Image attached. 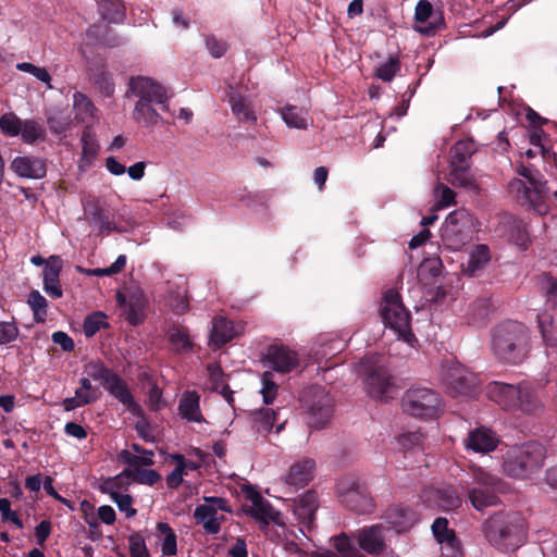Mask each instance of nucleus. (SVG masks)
Here are the masks:
<instances>
[{"instance_id": "nucleus-1", "label": "nucleus", "mask_w": 557, "mask_h": 557, "mask_svg": "<svg viewBox=\"0 0 557 557\" xmlns=\"http://www.w3.org/2000/svg\"><path fill=\"white\" fill-rule=\"evenodd\" d=\"M487 397L505 410L536 414L543 408L540 392L531 383L508 384L491 382L486 386Z\"/></svg>"}, {"instance_id": "nucleus-2", "label": "nucleus", "mask_w": 557, "mask_h": 557, "mask_svg": "<svg viewBox=\"0 0 557 557\" xmlns=\"http://www.w3.org/2000/svg\"><path fill=\"white\" fill-rule=\"evenodd\" d=\"M486 540L497 549L513 550L523 542L525 534L524 519L520 513H497L483 524Z\"/></svg>"}, {"instance_id": "nucleus-3", "label": "nucleus", "mask_w": 557, "mask_h": 557, "mask_svg": "<svg viewBox=\"0 0 557 557\" xmlns=\"http://www.w3.org/2000/svg\"><path fill=\"white\" fill-rule=\"evenodd\" d=\"M530 336L527 327L518 322L497 326L492 335V349L496 357L507 363L521 362L529 352Z\"/></svg>"}, {"instance_id": "nucleus-4", "label": "nucleus", "mask_w": 557, "mask_h": 557, "mask_svg": "<svg viewBox=\"0 0 557 557\" xmlns=\"http://www.w3.org/2000/svg\"><path fill=\"white\" fill-rule=\"evenodd\" d=\"M362 377L367 393L375 399L388 400L395 397L398 387L379 355L363 358L356 368Z\"/></svg>"}, {"instance_id": "nucleus-5", "label": "nucleus", "mask_w": 557, "mask_h": 557, "mask_svg": "<svg viewBox=\"0 0 557 557\" xmlns=\"http://www.w3.org/2000/svg\"><path fill=\"white\" fill-rule=\"evenodd\" d=\"M478 230L474 215L467 209H457L446 216L442 226L443 246L449 250L458 251L473 240Z\"/></svg>"}, {"instance_id": "nucleus-6", "label": "nucleus", "mask_w": 557, "mask_h": 557, "mask_svg": "<svg viewBox=\"0 0 557 557\" xmlns=\"http://www.w3.org/2000/svg\"><path fill=\"white\" fill-rule=\"evenodd\" d=\"M544 447L535 442L509 448L504 456L503 470L511 478L524 479L543 466Z\"/></svg>"}, {"instance_id": "nucleus-7", "label": "nucleus", "mask_w": 557, "mask_h": 557, "mask_svg": "<svg viewBox=\"0 0 557 557\" xmlns=\"http://www.w3.org/2000/svg\"><path fill=\"white\" fill-rule=\"evenodd\" d=\"M380 311L384 324L393 330L399 339L412 345L416 338L410 329L411 317L396 290L388 289L384 294Z\"/></svg>"}, {"instance_id": "nucleus-8", "label": "nucleus", "mask_w": 557, "mask_h": 557, "mask_svg": "<svg viewBox=\"0 0 557 557\" xmlns=\"http://www.w3.org/2000/svg\"><path fill=\"white\" fill-rule=\"evenodd\" d=\"M470 475L475 485L468 492L473 508L482 511L487 507L495 506L498 503L497 493L503 488L502 480L476 466L470 467Z\"/></svg>"}, {"instance_id": "nucleus-9", "label": "nucleus", "mask_w": 557, "mask_h": 557, "mask_svg": "<svg viewBox=\"0 0 557 557\" xmlns=\"http://www.w3.org/2000/svg\"><path fill=\"white\" fill-rule=\"evenodd\" d=\"M406 413L420 419H435L443 411L440 395L428 387L416 386L408 389L403 397Z\"/></svg>"}, {"instance_id": "nucleus-10", "label": "nucleus", "mask_w": 557, "mask_h": 557, "mask_svg": "<svg viewBox=\"0 0 557 557\" xmlns=\"http://www.w3.org/2000/svg\"><path fill=\"white\" fill-rule=\"evenodd\" d=\"M443 381L454 397H473L479 385L474 373L458 362H450L443 368Z\"/></svg>"}, {"instance_id": "nucleus-11", "label": "nucleus", "mask_w": 557, "mask_h": 557, "mask_svg": "<svg viewBox=\"0 0 557 557\" xmlns=\"http://www.w3.org/2000/svg\"><path fill=\"white\" fill-rule=\"evenodd\" d=\"M129 89L137 98L136 102H154L159 104L160 110H168L170 95L168 89L159 82L144 76L133 77L129 83Z\"/></svg>"}, {"instance_id": "nucleus-12", "label": "nucleus", "mask_w": 557, "mask_h": 557, "mask_svg": "<svg viewBox=\"0 0 557 557\" xmlns=\"http://www.w3.org/2000/svg\"><path fill=\"white\" fill-rule=\"evenodd\" d=\"M205 504L198 505L195 509L194 517L197 522L201 523L205 531L209 534H216L221 528V519L216 510L230 511L227 502L221 497H205Z\"/></svg>"}, {"instance_id": "nucleus-13", "label": "nucleus", "mask_w": 557, "mask_h": 557, "mask_svg": "<svg viewBox=\"0 0 557 557\" xmlns=\"http://www.w3.org/2000/svg\"><path fill=\"white\" fill-rule=\"evenodd\" d=\"M243 493L245 498L250 503V506L246 511L255 520L259 521L263 525H268L270 522H280L278 511H276L253 487L244 486Z\"/></svg>"}, {"instance_id": "nucleus-14", "label": "nucleus", "mask_w": 557, "mask_h": 557, "mask_svg": "<svg viewBox=\"0 0 557 557\" xmlns=\"http://www.w3.org/2000/svg\"><path fill=\"white\" fill-rule=\"evenodd\" d=\"M508 190L518 201L533 208L539 214L547 213L548 207L539 202L542 198L546 197V189L532 187L531 185L528 186L522 180L513 178L508 185Z\"/></svg>"}, {"instance_id": "nucleus-15", "label": "nucleus", "mask_w": 557, "mask_h": 557, "mask_svg": "<svg viewBox=\"0 0 557 557\" xmlns=\"http://www.w3.org/2000/svg\"><path fill=\"white\" fill-rule=\"evenodd\" d=\"M388 531L389 528L383 524H373L360 529L356 534L360 549L371 555L381 554L386 547V533Z\"/></svg>"}, {"instance_id": "nucleus-16", "label": "nucleus", "mask_w": 557, "mask_h": 557, "mask_svg": "<svg viewBox=\"0 0 557 557\" xmlns=\"http://www.w3.org/2000/svg\"><path fill=\"white\" fill-rule=\"evenodd\" d=\"M315 399L310 406L308 424L310 428L323 429L332 419L334 401L331 395L322 389L315 392Z\"/></svg>"}, {"instance_id": "nucleus-17", "label": "nucleus", "mask_w": 557, "mask_h": 557, "mask_svg": "<svg viewBox=\"0 0 557 557\" xmlns=\"http://www.w3.org/2000/svg\"><path fill=\"white\" fill-rule=\"evenodd\" d=\"M265 358L273 370L282 373L290 372L300 364L298 354L282 345L270 346Z\"/></svg>"}, {"instance_id": "nucleus-18", "label": "nucleus", "mask_w": 557, "mask_h": 557, "mask_svg": "<svg viewBox=\"0 0 557 557\" xmlns=\"http://www.w3.org/2000/svg\"><path fill=\"white\" fill-rule=\"evenodd\" d=\"M336 488L341 500L354 510H360V503L367 500L359 480L354 475H346L339 479Z\"/></svg>"}, {"instance_id": "nucleus-19", "label": "nucleus", "mask_w": 557, "mask_h": 557, "mask_svg": "<svg viewBox=\"0 0 557 557\" xmlns=\"http://www.w3.org/2000/svg\"><path fill=\"white\" fill-rule=\"evenodd\" d=\"M315 461L312 458H302L294 462L285 476V482L296 488L306 486L314 476Z\"/></svg>"}, {"instance_id": "nucleus-20", "label": "nucleus", "mask_w": 557, "mask_h": 557, "mask_svg": "<svg viewBox=\"0 0 557 557\" xmlns=\"http://www.w3.org/2000/svg\"><path fill=\"white\" fill-rule=\"evenodd\" d=\"M104 387L110 395L123 404L131 413L134 416L143 414L141 406L135 401L127 385L117 374H114Z\"/></svg>"}, {"instance_id": "nucleus-21", "label": "nucleus", "mask_w": 557, "mask_h": 557, "mask_svg": "<svg viewBox=\"0 0 557 557\" xmlns=\"http://www.w3.org/2000/svg\"><path fill=\"white\" fill-rule=\"evenodd\" d=\"M277 113L288 128L305 131L313 124V119L305 107L286 104L277 109Z\"/></svg>"}, {"instance_id": "nucleus-22", "label": "nucleus", "mask_w": 557, "mask_h": 557, "mask_svg": "<svg viewBox=\"0 0 557 557\" xmlns=\"http://www.w3.org/2000/svg\"><path fill=\"white\" fill-rule=\"evenodd\" d=\"M424 499L429 505H435L444 510H451L460 507L461 497L453 486H442L431 488L424 494Z\"/></svg>"}, {"instance_id": "nucleus-23", "label": "nucleus", "mask_w": 557, "mask_h": 557, "mask_svg": "<svg viewBox=\"0 0 557 557\" xmlns=\"http://www.w3.org/2000/svg\"><path fill=\"white\" fill-rule=\"evenodd\" d=\"M84 211L90 226L96 227L99 233L109 234L116 230L115 224L104 214L98 198L86 200Z\"/></svg>"}, {"instance_id": "nucleus-24", "label": "nucleus", "mask_w": 557, "mask_h": 557, "mask_svg": "<svg viewBox=\"0 0 557 557\" xmlns=\"http://www.w3.org/2000/svg\"><path fill=\"white\" fill-rule=\"evenodd\" d=\"M497 435L487 428L471 431L466 440L467 448L481 454L493 451L498 444Z\"/></svg>"}, {"instance_id": "nucleus-25", "label": "nucleus", "mask_w": 557, "mask_h": 557, "mask_svg": "<svg viewBox=\"0 0 557 557\" xmlns=\"http://www.w3.org/2000/svg\"><path fill=\"white\" fill-rule=\"evenodd\" d=\"M73 111L75 120L78 123L85 124L86 129L91 127L99 120L98 110L92 101L79 91L73 94Z\"/></svg>"}, {"instance_id": "nucleus-26", "label": "nucleus", "mask_w": 557, "mask_h": 557, "mask_svg": "<svg viewBox=\"0 0 557 557\" xmlns=\"http://www.w3.org/2000/svg\"><path fill=\"white\" fill-rule=\"evenodd\" d=\"M123 482V475L108 479L102 484V491L110 495L111 499L116 504L120 511L124 512L126 518L136 515V510L132 507L133 499L128 494H121L119 487Z\"/></svg>"}, {"instance_id": "nucleus-27", "label": "nucleus", "mask_w": 557, "mask_h": 557, "mask_svg": "<svg viewBox=\"0 0 557 557\" xmlns=\"http://www.w3.org/2000/svg\"><path fill=\"white\" fill-rule=\"evenodd\" d=\"M242 329L236 327L231 321L219 317L212 321L210 331L209 345L220 348L227 342L232 341L240 333Z\"/></svg>"}, {"instance_id": "nucleus-28", "label": "nucleus", "mask_w": 557, "mask_h": 557, "mask_svg": "<svg viewBox=\"0 0 557 557\" xmlns=\"http://www.w3.org/2000/svg\"><path fill=\"white\" fill-rule=\"evenodd\" d=\"M11 169L21 177L38 180L46 175V165L42 160L34 157H16Z\"/></svg>"}, {"instance_id": "nucleus-29", "label": "nucleus", "mask_w": 557, "mask_h": 557, "mask_svg": "<svg viewBox=\"0 0 557 557\" xmlns=\"http://www.w3.org/2000/svg\"><path fill=\"white\" fill-rule=\"evenodd\" d=\"M318 509V498L314 492H307L301 495L295 505V515L299 521L310 528Z\"/></svg>"}, {"instance_id": "nucleus-30", "label": "nucleus", "mask_w": 557, "mask_h": 557, "mask_svg": "<svg viewBox=\"0 0 557 557\" xmlns=\"http://www.w3.org/2000/svg\"><path fill=\"white\" fill-rule=\"evenodd\" d=\"M200 397L195 391L185 392L178 404V411L182 418L189 422L203 421L202 413L199 407Z\"/></svg>"}, {"instance_id": "nucleus-31", "label": "nucleus", "mask_w": 557, "mask_h": 557, "mask_svg": "<svg viewBox=\"0 0 557 557\" xmlns=\"http://www.w3.org/2000/svg\"><path fill=\"white\" fill-rule=\"evenodd\" d=\"M159 104L154 102H136L133 111V119L144 127H153L161 122Z\"/></svg>"}, {"instance_id": "nucleus-32", "label": "nucleus", "mask_w": 557, "mask_h": 557, "mask_svg": "<svg viewBox=\"0 0 557 557\" xmlns=\"http://www.w3.org/2000/svg\"><path fill=\"white\" fill-rule=\"evenodd\" d=\"M491 260L490 249L486 245L480 244L472 248L467 263L462 264V272L468 276H474Z\"/></svg>"}, {"instance_id": "nucleus-33", "label": "nucleus", "mask_w": 557, "mask_h": 557, "mask_svg": "<svg viewBox=\"0 0 557 557\" xmlns=\"http://www.w3.org/2000/svg\"><path fill=\"white\" fill-rule=\"evenodd\" d=\"M447 524L445 518H437L432 524V531L436 540L441 544H445V548L451 552V557H455L459 554V541L454 532L447 528Z\"/></svg>"}, {"instance_id": "nucleus-34", "label": "nucleus", "mask_w": 557, "mask_h": 557, "mask_svg": "<svg viewBox=\"0 0 557 557\" xmlns=\"http://www.w3.org/2000/svg\"><path fill=\"white\" fill-rule=\"evenodd\" d=\"M387 523L389 529H394L397 533L409 530L417 521L416 515L404 508H393L388 511Z\"/></svg>"}, {"instance_id": "nucleus-35", "label": "nucleus", "mask_w": 557, "mask_h": 557, "mask_svg": "<svg viewBox=\"0 0 557 557\" xmlns=\"http://www.w3.org/2000/svg\"><path fill=\"white\" fill-rule=\"evenodd\" d=\"M468 152L463 156L461 164L451 161V170L449 173V182L455 186L465 188H474V181L472 175L468 172Z\"/></svg>"}, {"instance_id": "nucleus-36", "label": "nucleus", "mask_w": 557, "mask_h": 557, "mask_svg": "<svg viewBox=\"0 0 557 557\" xmlns=\"http://www.w3.org/2000/svg\"><path fill=\"white\" fill-rule=\"evenodd\" d=\"M117 301L121 305H124L125 307H127V309H128L127 320L132 324L139 323V321L141 319V312H143V309L146 304L144 295L140 292H136V293H133L128 297V300H126V298L121 293H119Z\"/></svg>"}, {"instance_id": "nucleus-37", "label": "nucleus", "mask_w": 557, "mask_h": 557, "mask_svg": "<svg viewBox=\"0 0 557 557\" xmlns=\"http://www.w3.org/2000/svg\"><path fill=\"white\" fill-rule=\"evenodd\" d=\"M207 369L210 377L211 388L220 393L228 404H232L233 393L226 383L225 375L221 367L216 363H211L208 364Z\"/></svg>"}, {"instance_id": "nucleus-38", "label": "nucleus", "mask_w": 557, "mask_h": 557, "mask_svg": "<svg viewBox=\"0 0 557 557\" xmlns=\"http://www.w3.org/2000/svg\"><path fill=\"white\" fill-rule=\"evenodd\" d=\"M230 103L232 112L240 122H256L257 115L252 109L251 102L237 94L231 95Z\"/></svg>"}, {"instance_id": "nucleus-39", "label": "nucleus", "mask_w": 557, "mask_h": 557, "mask_svg": "<svg viewBox=\"0 0 557 557\" xmlns=\"http://www.w3.org/2000/svg\"><path fill=\"white\" fill-rule=\"evenodd\" d=\"M98 9L101 17L109 23H121L125 17V8L121 0H99Z\"/></svg>"}, {"instance_id": "nucleus-40", "label": "nucleus", "mask_w": 557, "mask_h": 557, "mask_svg": "<svg viewBox=\"0 0 557 557\" xmlns=\"http://www.w3.org/2000/svg\"><path fill=\"white\" fill-rule=\"evenodd\" d=\"M82 160L81 166L89 165L99 151V144L96 135L89 128L85 129L82 135Z\"/></svg>"}, {"instance_id": "nucleus-41", "label": "nucleus", "mask_w": 557, "mask_h": 557, "mask_svg": "<svg viewBox=\"0 0 557 557\" xmlns=\"http://www.w3.org/2000/svg\"><path fill=\"white\" fill-rule=\"evenodd\" d=\"M275 412L273 409L263 408L252 413V428L259 434L267 435L273 428Z\"/></svg>"}, {"instance_id": "nucleus-42", "label": "nucleus", "mask_w": 557, "mask_h": 557, "mask_svg": "<svg viewBox=\"0 0 557 557\" xmlns=\"http://www.w3.org/2000/svg\"><path fill=\"white\" fill-rule=\"evenodd\" d=\"M547 136L541 129H533L529 136V143L532 147H535L541 153L543 159L553 160L554 164L557 166V153L552 152L550 148L546 145Z\"/></svg>"}, {"instance_id": "nucleus-43", "label": "nucleus", "mask_w": 557, "mask_h": 557, "mask_svg": "<svg viewBox=\"0 0 557 557\" xmlns=\"http://www.w3.org/2000/svg\"><path fill=\"white\" fill-rule=\"evenodd\" d=\"M333 546L341 557H364L355 546V542L345 533L333 537Z\"/></svg>"}, {"instance_id": "nucleus-44", "label": "nucleus", "mask_w": 557, "mask_h": 557, "mask_svg": "<svg viewBox=\"0 0 557 557\" xmlns=\"http://www.w3.org/2000/svg\"><path fill=\"white\" fill-rule=\"evenodd\" d=\"M97 393L84 388H77L73 397L63 400V407L66 411L88 405L97 399Z\"/></svg>"}, {"instance_id": "nucleus-45", "label": "nucleus", "mask_w": 557, "mask_h": 557, "mask_svg": "<svg viewBox=\"0 0 557 557\" xmlns=\"http://www.w3.org/2000/svg\"><path fill=\"white\" fill-rule=\"evenodd\" d=\"M153 456L154 454L152 450H143V453L138 455H135L129 450H122L120 453V459L124 461L129 469L140 468L141 466H152Z\"/></svg>"}, {"instance_id": "nucleus-46", "label": "nucleus", "mask_w": 557, "mask_h": 557, "mask_svg": "<svg viewBox=\"0 0 557 557\" xmlns=\"http://www.w3.org/2000/svg\"><path fill=\"white\" fill-rule=\"evenodd\" d=\"M27 304L33 311L34 320L38 323L45 322L48 307L46 298L35 289L28 294Z\"/></svg>"}, {"instance_id": "nucleus-47", "label": "nucleus", "mask_w": 557, "mask_h": 557, "mask_svg": "<svg viewBox=\"0 0 557 557\" xmlns=\"http://www.w3.org/2000/svg\"><path fill=\"white\" fill-rule=\"evenodd\" d=\"M122 475L127 476L128 479L140 483V484H147V485H153L160 480V475L156 470L152 469H140V468H134V469H126Z\"/></svg>"}, {"instance_id": "nucleus-48", "label": "nucleus", "mask_w": 557, "mask_h": 557, "mask_svg": "<svg viewBox=\"0 0 557 557\" xmlns=\"http://www.w3.org/2000/svg\"><path fill=\"white\" fill-rule=\"evenodd\" d=\"M169 341L176 352H187L193 349V343L188 334L178 327L169 331Z\"/></svg>"}, {"instance_id": "nucleus-49", "label": "nucleus", "mask_w": 557, "mask_h": 557, "mask_svg": "<svg viewBox=\"0 0 557 557\" xmlns=\"http://www.w3.org/2000/svg\"><path fill=\"white\" fill-rule=\"evenodd\" d=\"M157 530L163 535L162 554L165 556H174L176 554V535L171 527L165 522H159Z\"/></svg>"}, {"instance_id": "nucleus-50", "label": "nucleus", "mask_w": 557, "mask_h": 557, "mask_svg": "<svg viewBox=\"0 0 557 557\" xmlns=\"http://www.w3.org/2000/svg\"><path fill=\"white\" fill-rule=\"evenodd\" d=\"M85 373L95 381H100L104 386L115 374L99 361H90L85 367Z\"/></svg>"}, {"instance_id": "nucleus-51", "label": "nucleus", "mask_w": 557, "mask_h": 557, "mask_svg": "<svg viewBox=\"0 0 557 557\" xmlns=\"http://www.w3.org/2000/svg\"><path fill=\"white\" fill-rule=\"evenodd\" d=\"M455 193L444 184H437L434 188V210H441L455 203Z\"/></svg>"}, {"instance_id": "nucleus-52", "label": "nucleus", "mask_w": 557, "mask_h": 557, "mask_svg": "<svg viewBox=\"0 0 557 557\" xmlns=\"http://www.w3.org/2000/svg\"><path fill=\"white\" fill-rule=\"evenodd\" d=\"M20 135L25 143L32 144L42 137L44 128L38 122L34 120H25L23 122V126L21 127Z\"/></svg>"}, {"instance_id": "nucleus-53", "label": "nucleus", "mask_w": 557, "mask_h": 557, "mask_svg": "<svg viewBox=\"0 0 557 557\" xmlns=\"http://www.w3.org/2000/svg\"><path fill=\"white\" fill-rule=\"evenodd\" d=\"M539 329L542 333L543 341L547 346H556L557 338L552 334L553 318L549 313L543 312L537 315Z\"/></svg>"}, {"instance_id": "nucleus-54", "label": "nucleus", "mask_w": 557, "mask_h": 557, "mask_svg": "<svg viewBox=\"0 0 557 557\" xmlns=\"http://www.w3.org/2000/svg\"><path fill=\"white\" fill-rule=\"evenodd\" d=\"M539 285L545 294L547 302L553 307H557V280L548 274H544L540 277Z\"/></svg>"}, {"instance_id": "nucleus-55", "label": "nucleus", "mask_w": 557, "mask_h": 557, "mask_svg": "<svg viewBox=\"0 0 557 557\" xmlns=\"http://www.w3.org/2000/svg\"><path fill=\"white\" fill-rule=\"evenodd\" d=\"M23 120L17 117L13 113L3 114L0 119V129L9 136L20 135L21 127L23 126Z\"/></svg>"}, {"instance_id": "nucleus-56", "label": "nucleus", "mask_w": 557, "mask_h": 557, "mask_svg": "<svg viewBox=\"0 0 557 557\" xmlns=\"http://www.w3.org/2000/svg\"><path fill=\"white\" fill-rule=\"evenodd\" d=\"M16 69L21 72H25L33 75L38 81L45 83L48 86V88H52L51 76L45 67L36 66L29 62H22L16 64Z\"/></svg>"}, {"instance_id": "nucleus-57", "label": "nucleus", "mask_w": 557, "mask_h": 557, "mask_svg": "<svg viewBox=\"0 0 557 557\" xmlns=\"http://www.w3.org/2000/svg\"><path fill=\"white\" fill-rule=\"evenodd\" d=\"M517 173L525 178L528 184L532 187H541L546 189V183L542 181V175L531 165H525L521 162L517 169Z\"/></svg>"}, {"instance_id": "nucleus-58", "label": "nucleus", "mask_w": 557, "mask_h": 557, "mask_svg": "<svg viewBox=\"0 0 557 557\" xmlns=\"http://www.w3.org/2000/svg\"><path fill=\"white\" fill-rule=\"evenodd\" d=\"M106 314L102 312H96L94 314L88 315L83 324L84 334L87 337L94 336L102 325L106 324Z\"/></svg>"}, {"instance_id": "nucleus-59", "label": "nucleus", "mask_w": 557, "mask_h": 557, "mask_svg": "<svg viewBox=\"0 0 557 557\" xmlns=\"http://www.w3.org/2000/svg\"><path fill=\"white\" fill-rule=\"evenodd\" d=\"M261 384L260 393L262 395L263 403L267 405L272 404L277 393V385L273 382L272 374L270 372H264L262 374Z\"/></svg>"}, {"instance_id": "nucleus-60", "label": "nucleus", "mask_w": 557, "mask_h": 557, "mask_svg": "<svg viewBox=\"0 0 557 557\" xmlns=\"http://www.w3.org/2000/svg\"><path fill=\"white\" fill-rule=\"evenodd\" d=\"M399 69L400 66L398 60L395 58H389L376 69L375 74L380 79L384 82H391Z\"/></svg>"}, {"instance_id": "nucleus-61", "label": "nucleus", "mask_w": 557, "mask_h": 557, "mask_svg": "<svg viewBox=\"0 0 557 557\" xmlns=\"http://www.w3.org/2000/svg\"><path fill=\"white\" fill-rule=\"evenodd\" d=\"M62 269V260L58 256H51L44 268L42 271V281H53L59 280L60 272Z\"/></svg>"}, {"instance_id": "nucleus-62", "label": "nucleus", "mask_w": 557, "mask_h": 557, "mask_svg": "<svg viewBox=\"0 0 557 557\" xmlns=\"http://www.w3.org/2000/svg\"><path fill=\"white\" fill-rule=\"evenodd\" d=\"M128 544L132 557H150L145 540L140 534H132L128 537Z\"/></svg>"}, {"instance_id": "nucleus-63", "label": "nucleus", "mask_w": 557, "mask_h": 557, "mask_svg": "<svg viewBox=\"0 0 557 557\" xmlns=\"http://www.w3.org/2000/svg\"><path fill=\"white\" fill-rule=\"evenodd\" d=\"M0 512L2 520L5 522H12L17 528H22V521L17 517L16 512L11 510V503L8 498H0Z\"/></svg>"}, {"instance_id": "nucleus-64", "label": "nucleus", "mask_w": 557, "mask_h": 557, "mask_svg": "<svg viewBox=\"0 0 557 557\" xmlns=\"http://www.w3.org/2000/svg\"><path fill=\"white\" fill-rule=\"evenodd\" d=\"M423 435L420 432H408L399 436L398 443L404 449H412L422 443Z\"/></svg>"}]
</instances>
